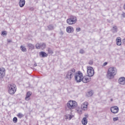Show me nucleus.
<instances>
[{
    "label": "nucleus",
    "mask_w": 125,
    "mask_h": 125,
    "mask_svg": "<svg viewBox=\"0 0 125 125\" xmlns=\"http://www.w3.org/2000/svg\"><path fill=\"white\" fill-rule=\"evenodd\" d=\"M110 111L113 114H117V113L119 112V107L117 106H112L110 108Z\"/></svg>",
    "instance_id": "nucleus-9"
},
{
    "label": "nucleus",
    "mask_w": 125,
    "mask_h": 125,
    "mask_svg": "<svg viewBox=\"0 0 125 125\" xmlns=\"http://www.w3.org/2000/svg\"><path fill=\"white\" fill-rule=\"evenodd\" d=\"M87 76L90 77H93L94 75V69H93V67L91 66H87Z\"/></svg>",
    "instance_id": "nucleus-7"
},
{
    "label": "nucleus",
    "mask_w": 125,
    "mask_h": 125,
    "mask_svg": "<svg viewBox=\"0 0 125 125\" xmlns=\"http://www.w3.org/2000/svg\"><path fill=\"white\" fill-rule=\"evenodd\" d=\"M48 52L49 54H53V51L50 48H48Z\"/></svg>",
    "instance_id": "nucleus-23"
},
{
    "label": "nucleus",
    "mask_w": 125,
    "mask_h": 125,
    "mask_svg": "<svg viewBox=\"0 0 125 125\" xmlns=\"http://www.w3.org/2000/svg\"><path fill=\"white\" fill-rule=\"evenodd\" d=\"M32 95V94H26V97L25 98V100H26V101H29V100H31V96Z\"/></svg>",
    "instance_id": "nucleus-18"
},
{
    "label": "nucleus",
    "mask_w": 125,
    "mask_h": 125,
    "mask_svg": "<svg viewBox=\"0 0 125 125\" xmlns=\"http://www.w3.org/2000/svg\"><path fill=\"white\" fill-rule=\"evenodd\" d=\"M84 117L85 118H88V114H85Z\"/></svg>",
    "instance_id": "nucleus-41"
},
{
    "label": "nucleus",
    "mask_w": 125,
    "mask_h": 125,
    "mask_svg": "<svg viewBox=\"0 0 125 125\" xmlns=\"http://www.w3.org/2000/svg\"><path fill=\"white\" fill-rule=\"evenodd\" d=\"M81 30H82V29H81V28H80V27L76 28V31H77V32H81Z\"/></svg>",
    "instance_id": "nucleus-37"
},
{
    "label": "nucleus",
    "mask_w": 125,
    "mask_h": 125,
    "mask_svg": "<svg viewBox=\"0 0 125 125\" xmlns=\"http://www.w3.org/2000/svg\"><path fill=\"white\" fill-rule=\"evenodd\" d=\"M76 69L75 68H72L68 71L66 74V78L69 80H72L74 77V76H75L76 74Z\"/></svg>",
    "instance_id": "nucleus-2"
},
{
    "label": "nucleus",
    "mask_w": 125,
    "mask_h": 125,
    "mask_svg": "<svg viewBox=\"0 0 125 125\" xmlns=\"http://www.w3.org/2000/svg\"><path fill=\"white\" fill-rule=\"evenodd\" d=\"M121 16H122V17H123V18H125V13L123 12L122 14H121Z\"/></svg>",
    "instance_id": "nucleus-36"
},
{
    "label": "nucleus",
    "mask_w": 125,
    "mask_h": 125,
    "mask_svg": "<svg viewBox=\"0 0 125 125\" xmlns=\"http://www.w3.org/2000/svg\"><path fill=\"white\" fill-rule=\"evenodd\" d=\"M0 76H2V77L5 76V69L3 67L0 68Z\"/></svg>",
    "instance_id": "nucleus-12"
},
{
    "label": "nucleus",
    "mask_w": 125,
    "mask_h": 125,
    "mask_svg": "<svg viewBox=\"0 0 125 125\" xmlns=\"http://www.w3.org/2000/svg\"><path fill=\"white\" fill-rule=\"evenodd\" d=\"M18 121V119H17V117H15L13 118V123H15V124H16V123H17Z\"/></svg>",
    "instance_id": "nucleus-25"
},
{
    "label": "nucleus",
    "mask_w": 125,
    "mask_h": 125,
    "mask_svg": "<svg viewBox=\"0 0 125 125\" xmlns=\"http://www.w3.org/2000/svg\"><path fill=\"white\" fill-rule=\"evenodd\" d=\"M117 121H119V117H118L113 118V122H117Z\"/></svg>",
    "instance_id": "nucleus-31"
},
{
    "label": "nucleus",
    "mask_w": 125,
    "mask_h": 125,
    "mask_svg": "<svg viewBox=\"0 0 125 125\" xmlns=\"http://www.w3.org/2000/svg\"><path fill=\"white\" fill-rule=\"evenodd\" d=\"M78 113H79L80 115H82V114H83V110H78Z\"/></svg>",
    "instance_id": "nucleus-35"
},
{
    "label": "nucleus",
    "mask_w": 125,
    "mask_h": 125,
    "mask_svg": "<svg viewBox=\"0 0 125 125\" xmlns=\"http://www.w3.org/2000/svg\"><path fill=\"white\" fill-rule=\"evenodd\" d=\"M34 66H35V67H37V64H34Z\"/></svg>",
    "instance_id": "nucleus-44"
},
{
    "label": "nucleus",
    "mask_w": 125,
    "mask_h": 125,
    "mask_svg": "<svg viewBox=\"0 0 125 125\" xmlns=\"http://www.w3.org/2000/svg\"><path fill=\"white\" fill-rule=\"evenodd\" d=\"M88 64H89V65H93V60H91L89 61V62H88Z\"/></svg>",
    "instance_id": "nucleus-33"
},
{
    "label": "nucleus",
    "mask_w": 125,
    "mask_h": 125,
    "mask_svg": "<svg viewBox=\"0 0 125 125\" xmlns=\"http://www.w3.org/2000/svg\"><path fill=\"white\" fill-rule=\"evenodd\" d=\"M111 31L113 34H116V33L118 32V27L117 26H114L111 29Z\"/></svg>",
    "instance_id": "nucleus-15"
},
{
    "label": "nucleus",
    "mask_w": 125,
    "mask_h": 125,
    "mask_svg": "<svg viewBox=\"0 0 125 125\" xmlns=\"http://www.w3.org/2000/svg\"><path fill=\"white\" fill-rule=\"evenodd\" d=\"M91 81L90 77L88 76V75H85L82 78V81L84 83H86Z\"/></svg>",
    "instance_id": "nucleus-8"
},
{
    "label": "nucleus",
    "mask_w": 125,
    "mask_h": 125,
    "mask_svg": "<svg viewBox=\"0 0 125 125\" xmlns=\"http://www.w3.org/2000/svg\"><path fill=\"white\" fill-rule=\"evenodd\" d=\"M116 43L117 45H122V41H120V42H117Z\"/></svg>",
    "instance_id": "nucleus-38"
},
{
    "label": "nucleus",
    "mask_w": 125,
    "mask_h": 125,
    "mask_svg": "<svg viewBox=\"0 0 125 125\" xmlns=\"http://www.w3.org/2000/svg\"><path fill=\"white\" fill-rule=\"evenodd\" d=\"M59 34L61 36H63V35H64V31H63L62 30H61L60 32H59Z\"/></svg>",
    "instance_id": "nucleus-32"
},
{
    "label": "nucleus",
    "mask_w": 125,
    "mask_h": 125,
    "mask_svg": "<svg viewBox=\"0 0 125 125\" xmlns=\"http://www.w3.org/2000/svg\"><path fill=\"white\" fill-rule=\"evenodd\" d=\"M107 64H108V62H105L104 63V64L103 65V67H105V66H106Z\"/></svg>",
    "instance_id": "nucleus-39"
},
{
    "label": "nucleus",
    "mask_w": 125,
    "mask_h": 125,
    "mask_svg": "<svg viewBox=\"0 0 125 125\" xmlns=\"http://www.w3.org/2000/svg\"><path fill=\"white\" fill-rule=\"evenodd\" d=\"M35 46L37 49H41V43H37Z\"/></svg>",
    "instance_id": "nucleus-22"
},
{
    "label": "nucleus",
    "mask_w": 125,
    "mask_h": 125,
    "mask_svg": "<svg viewBox=\"0 0 125 125\" xmlns=\"http://www.w3.org/2000/svg\"><path fill=\"white\" fill-rule=\"evenodd\" d=\"M26 94H32V93L31 92H28Z\"/></svg>",
    "instance_id": "nucleus-42"
},
{
    "label": "nucleus",
    "mask_w": 125,
    "mask_h": 125,
    "mask_svg": "<svg viewBox=\"0 0 125 125\" xmlns=\"http://www.w3.org/2000/svg\"><path fill=\"white\" fill-rule=\"evenodd\" d=\"M48 30H49V31L54 30V25L52 24H50L49 26H48Z\"/></svg>",
    "instance_id": "nucleus-20"
},
{
    "label": "nucleus",
    "mask_w": 125,
    "mask_h": 125,
    "mask_svg": "<svg viewBox=\"0 0 125 125\" xmlns=\"http://www.w3.org/2000/svg\"><path fill=\"white\" fill-rule=\"evenodd\" d=\"M79 53H81V54H83V53H84V50H83V49H80Z\"/></svg>",
    "instance_id": "nucleus-30"
},
{
    "label": "nucleus",
    "mask_w": 125,
    "mask_h": 125,
    "mask_svg": "<svg viewBox=\"0 0 125 125\" xmlns=\"http://www.w3.org/2000/svg\"><path fill=\"white\" fill-rule=\"evenodd\" d=\"M73 118V116L71 115H69V120H72Z\"/></svg>",
    "instance_id": "nucleus-40"
},
{
    "label": "nucleus",
    "mask_w": 125,
    "mask_h": 125,
    "mask_svg": "<svg viewBox=\"0 0 125 125\" xmlns=\"http://www.w3.org/2000/svg\"><path fill=\"white\" fill-rule=\"evenodd\" d=\"M8 92L9 94H14L16 92V85L15 84H9L8 85Z\"/></svg>",
    "instance_id": "nucleus-3"
},
{
    "label": "nucleus",
    "mask_w": 125,
    "mask_h": 125,
    "mask_svg": "<svg viewBox=\"0 0 125 125\" xmlns=\"http://www.w3.org/2000/svg\"><path fill=\"white\" fill-rule=\"evenodd\" d=\"M119 83L120 84H122V85H125V77H121L118 80Z\"/></svg>",
    "instance_id": "nucleus-10"
},
{
    "label": "nucleus",
    "mask_w": 125,
    "mask_h": 125,
    "mask_svg": "<svg viewBox=\"0 0 125 125\" xmlns=\"http://www.w3.org/2000/svg\"><path fill=\"white\" fill-rule=\"evenodd\" d=\"M66 118H68V116H66Z\"/></svg>",
    "instance_id": "nucleus-45"
},
{
    "label": "nucleus",
    "mask_w": 125,
    "mask_h": 125,
    "mask_svg": "<svg viewBox=\"0 0 125 125\" xmlns=\"http://www.w3.org/2000/svg\"><path fill=\"white\" fill-rule=\"evenodd\" d=\"M120 42H122V40L121 39V38L118 37L116 39V43Z\"/></svg>",
    "instance_id": "nucleus-29"
},
{
    "label": "nucleus",
    "mask_w": 125,
    "mask_h": 125,
    "mask_svg": "<svg viewBox=\"0 0 125 125\" xmlns=\"http://www.w3.org/2000/svg\"><path fill=\"white\" fill-rule=\"evenodd\" d=\"M40 56H42L43 58H45V57H47V54L46 53L43 51H41L39 53Z\"/></svg>",
    "instance_id": "nucleus-14"
},
{
    "label": "nucleus",
    "mask_w": 125,
    "mask_h": 125,
    "mask_svg": "<svg viewBox=\"0 0 125 125\" xmlns=\"http://www.w3.org/2000/svg\"><path fill=\"white\" fill-rule=\"evenodd\" d=\"M17 117H18V118L20 119H21L24 117V115L22 114L21 113H19L17 115Z\"/></svg>",
    "instance_id": "nucleus-24"
},
{
    "label": "nucleus",
    "mask_w": 125,
    "mask_h": 125,
    "mask_svg": "<svg viewBox=\"0 0 125 125\" xmlns=\"http://www.w3.org/2000/svg\"><path fill=\"white\" fill-rule=\"evenodd\" d=\"M25 0H20V7H24V5H25Z\"/></svg>",
    "instance_id": "nucleus-17"
},
{
    "label": "nucleus",
    "mask_w": 125,
    "mask_h": 125,
    "mask_svg": "<svg viewBox=\"0 0 125 125\" xmlns=\"http://www.w3.org/2000/svg\"><path fill=\"white\" fill-rule=\"evenodd\" d=\"M88 105V103L85 102L84 103V106L83 108H85V109H87V106Z\"/></svg>",
    "instance_id": "nucleus-26"
},
{
    "label": "nucleus",
    "mask_w": 125,
    "mask_h": 125,
    "mask_svg": "<svg viewBox=\"0 0 125 125\" xmlns=\"http://www.w3.org/2000/svg\"><path fill=\"white\" fill-rule=\"evenodd\" d=\"M67 33H73L74 32V28L72 26H68L66 28Z\"/></svg>",
    "instance_id": "nucleus-13"
},
{
    "label": "nucleus",
    "mask_w": 125,
    "mask_h": 125,
    "mask_svg": "<svg viewBox=\"0 0 125 125\" xmlns=\"http://www.w3.org/2000/svg\"><path fill=\"white\" fill-rule=\"evenodd\" d=\"M93 95V94H91V95L90 94H86L85 97L86 98H90V97H92Z\"/></svg>",
    "instance_id": "nucleus-27"
},
{
    "label": "nucleus",
    "mask_w": 125,
    "mask_h": 125,
    "mask_svg": "<svg viewBox=\"0 0 125 125\" xmlns=\"http://www.w3.org/2000/svg\"><path fill=\"white\" fill-rule=\"evenodd\" d=\"M88 94H93L94 93V92L93 91V90H91L89 91H88Z\"/></svg>",
    "instance_id": "nucleus-34"
},
{
    "label": "nucleus",
    "mask_w": 125,
    "mask_h": 125,
    "mask_svg": "<svg viewBox=\"0 0 125 125\" xmlns=\"http://www.w3.org/2000/svg\"><path fill=\"white\" fill-rule=\"evenodd\" d=\"M78 106V103L75 101H69L67 103V107L68 109H75Z\"/></svg>",
    "instance_id": "nucleus-4"
},
{
    "label": "nucleus",
    "mask_w": 125,
    "mask_h": 125,
    "mask_svg": "<svg viewBox=\"0 0 125 125\" xmlns=\"http://www.w3.org/2000/svg\"><path fill=\"white\" fill-rule=\"evenodd\" d=\"M83 78V73L81 71H79L78 73H76L75 75V81L76 83H81Z\"/></svg>",
    "instance_id": "nucleus-6"
},
{
    "label": "nucleus",
    "mask_w": 125,
    "mask_h": 125,
    "mask_svg": "<svg viewBox=\"0 0 125 125\" xmlns=\"http://www.w3.org/2000/svg\"><path fill=\"white\" fill-rule=\"evenodd\" d=\"M26 45L29 50H33L35 49V45L31 43H27Z\"/></svg>",
    "instance_id": "nucleus-11"
},
{
    "label": "nucleus",
    "mask_w": 125,
    "mask_h": 125,
    "mask_svg": "<svg viewBox=\"0 0 125 125\" xmlns=\"http://www.w3.org/2000/svg\"><path fill=\"white\" fill-rule=\"evenodd\" d=\"M41 48L42 49H44L46 47V45L44 43H40Z\"/></svg>",
    "instance_id": "nucleus-21"
},
{
    "label": "nucleus",
    "mask_w": 125,
    "mask_h": 125,
    "mask_svg": "<svg viewBox=\"0 0 125 125\" xmlns=\"http://www.w3.org/2000/svg\"><path fill=\"white\" fill-rule=\"evenodd\" d=\"M77 17L74 16H71L70 18L66 20V22L68 25H73V24H76V23H77Z\"/></svg>",
    "instance_id": "nucleus-5"
},
{
    "label": "nucleus",
    "mask_w": 125,
    "mask_h": 125,
    "mask_svg": "<svg viewBox=\"0 0 125 125\" xmlns=\"http://www.w3.org/2000/svg\"><path fill=\"white\" fill-rule=\"evenodd\" d=\"M5 35H7V32L6 31H3L1 32V35L4 36Z\"/></svg>",
    "instance_id": "nucleus-28"
},
{
    "label": "nucleus",
    "mask_w": 125,
    "mask_h": 125,
    "mask_svg": "<svg viewBox=\"0 0 125 125\" xmlns=\"http://www.w3.org/2000/svg\"><path fill=\"white\" fill-rule=\"evenodd\" d=\"M115 75H117V68L114 67H109L107 70L106 77L109 80L114 79Z\"/></svg>",
    "instance_id": "nucleus-1"
},
{
    "label": "nucleus",
    "mask_w": 125,
    "mask_h": 125,
    "mask_svg": "<svg viewBox=\"0 0 125 125\" xmlns=\"http://www.w3.org/2000/svg\"><path fill=\"white\" fill-rule=\"evenodd\" d=\"M110 101L112 102H113V99H110Z\"/></svg>",
    "instance_id": "nucleus-43"
},
{
    "label": "nucleus",
    "mask_w": 125,
    "mask_h": 125,
    "mask_svg": "<svg viewBox=\"0 0 125 125\" xmlns=\"http://www.w3.org/2000/svg\"><path fill=\"white\" fill-rule=\"evenodd\" d=\"M82 123L83 125H87V118L86 117H83L82 120Z\"/></svg>",
    "instance_id": "nucleus-16"
},
{
    "label": "nucleus",
    "mask_w": 125,
    "mask_h": 125,
    "mask_svg": "<svg viewBox=\"0 0 125 125\" xmlns=\"http://www.w3.org/2000/svg\"><path fill=\"white\" fill-rule=\"evenodd\" d=\"M21 50L22 52H26L27 48H26L25 47H24V46L21 45Z\"/></svg>",
    "instance_id": "nucleus-19"
}]
</instances>
